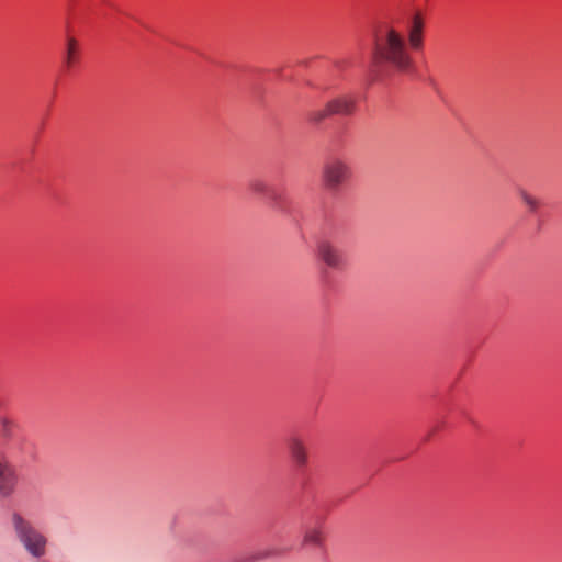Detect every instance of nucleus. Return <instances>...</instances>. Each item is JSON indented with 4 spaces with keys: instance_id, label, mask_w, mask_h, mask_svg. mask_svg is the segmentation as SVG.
Masks as SVG:
<instances>
[{
    "instance_id": "nucleus-2",
    "label": "nucleus",
    "mask_w": 562,
    "mask_h": 562,
    "mask_svg": "<svg viewBox=\"0 0 562 562\" xmlns=\"http://www.w3.org/2000/svg\"><path fill=\"white\" fill-rule=\"evenodd\" d=\"M11 521L15 538L32 558L46 555L48 539L32 521L18 513L12 515Z\"/></svg>"
},
{
    "instance_id": "nucleus-4",
    "label": "nucleus",
    "mask_w": 562,
    "mask_h": 562,
    "mask_svg": "<svg viewBox=\"0 0 562 562\" xmlns=\"http://www.w3.org/2000/svg\"><path fill=\"white\" fill-rule=\"evenodd\" d=\"M355 110V100L351 97L342 95L330 100L323 109L312 110L307 120L318 124L330 115H350Z\"/></svg>"
},
{
    "instance_id": "nucleus-1",
    "label": "nucleus",
    "mask_w": 562,
    "mask_h": 562,
    "mask_svg": "<svg viewBox=\"0 0 562 562\" xmlns=\"http://www.w3.org/2000/svg\"><path fill=\"white\" fill-rule=\"evenodd\" d=\"M424 44V20L419 13L414 14L408 27V43L404 34L391 24L380 26L375 35L373 61L401 74H408L414 68L409 47L419 50Z\"/></svg>"
},
{
    "instance_id": "nucleus-12",
    "label": "nucleus",
    "mask_w": 562,
    "mask_h": 562,
    "mask_svg": "<svg viewBox=\"0 0 562 562\" xmlns=\"http://www.w3.org/2000/svg\"><path fill=\"white\" fill-rule=\"evenodd\" d=\"M12 427H13V425L10 422L3 420L2 422V432H3V435L4 436H10Z\"/></svg>"
},
{
    "instance_id": "nucleus-10",
    "label": "nucleus",
    "mask_w": 562,
    "mask_h": 562,
    "mask_svg": "<svg viewBox=\"0 0 562 562\" xmlns=\"http://www.w3.org/2000/svg\"><path fill=\"white\" fill-rule=\"evenodd\" d=\"M77 56V41L72 37L67 41V50L65 56V64L68 68H70L75 61Z\"/></svg>"
},
{
    "instance_id": "nucleus-8",
    "label": "nucleus",
    "mask_w": 562,
    "mask_h": 562,
    "mask_svg": "<svg viewBox=\"0 0 562 562\" xmlns=\"http://www.w3.org/2000/svg\"><path fill=\"white\" fill-rule=\"evenodd\" d=\"M303 546H315L321 548L324 543V533L319 528L313 527L305 530Z\"/></svg>"
},
{
    "instance_id": "nucleus-3",
    "label": "nucleus",
    "mask_w": 562,
    "mask_h": 562,
    "mask_svg": "<svg viewBox=\"0 0 562 562\" xmlns=\"http://www.w3.org/2000/svg\"><path fill=\"white\" fill-rule=\"evenodd\" d=\"M352 171L348 161L338 156H330L322 168V182L329 192H338L351 178Z\"/></svg>"
},
{
    "instance_id": "nucleus-11",
    "label": "nucleus",
    "mask_w": 562,
    "mask_h": 562,
    "mask_svg": "<svg viewBox=\"0 0 562 562\" xmlns=\"http://www.w3.org/2000/svg\"><path fill=\"white\" fill-rule=\"evenodd\" d=\"M250 189L255 193L266 195L270 199H274V194H273V192H271L268 184L260 179L252 180L250 182Z\"/></svg>"
},
{
    "instance_id": "nucleus-7",
    "label": "nucleus",
    "mask_w": 562,
    "mask_h": 562,
    "mask_svg": "<svg viewBox=\"0 0 562 562\" xmlns=\"http://www.w3.org/2000/svg\"><path fill=\"white\" fill-rule=\"evenodd\" d=\"M318 256L330 268L339 269L344 265L341 251L329 241L319 243Z\"/></svg>"
},
{
    "instance_id": "nucleus-9",
    "label": "nucleus",
    "mask_w": 562,
    "mask_h": 562,
    "mask_svg": "<svg viewBox=\"0 0 562 562\" xmlns=\"http://www.w3.org/2000/svg\"><path fill=\"white\" fill-rule=\"evenodd\" d=\"M518 195H519L520 200L522 201V203L528 207L529 212L536 213L538 211V209L540 206V201L536 196L530 194L525 189H519Z\"/></svg>"
},
{
    "instance_id": "nucleus-6",
    "label": "nucleus",
    "mask_w": 562,
    "mask_h": 562,
    "mask_svg": "<svg viewBox=\"0 0 562 562\" xmlns=\"http://www.w3.org/2000/svg\"><path fill=\"white\" fill-rule=\"evenodd\" d=\"M290 457L297 468H304L308 462V451L304 439L301 436H292L288 440Z\"/></svg>"
},
{
    "instance_id": "nucleus-13",
    "label": "nucleus",
    "mask_w": 562,
    "mask_h": 562,
    "mask_svg": "<svg viewBox=\"0 0 562 562\" xmlns=\"http://www.w3.org/2000/svg\"><path fill=\"white\" fill-rule=\"evenodd\" d=\"M270 554H271V552L267 551V552L261 553L260 555L256 557L255 559H257V560L265 559V558H268Z\"/></svg>"
},
{
    "instance_id": "nucleus-5",
    "label": "nucleus",
    "mask_w": 562,
    "mask_h": 562,
    "mask_svg": "<svg viewBox=\"0 0 562 562\" xmlns=\"http://www.w3.org/2000/svg\"><path fill=\"white\" fill-rule=\"evenodd\" d=\"M19 481L16 469L0 452V497L9 498L15 492Z\"/></svg>"
}]
</instances>
